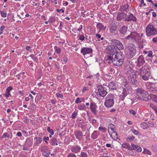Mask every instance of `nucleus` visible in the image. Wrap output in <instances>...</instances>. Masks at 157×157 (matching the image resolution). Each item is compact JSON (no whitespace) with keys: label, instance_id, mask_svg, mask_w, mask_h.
<instances>
[{"label":"nucleus","instance_id":"nucleus-58","mask_svg":"<svg viewBox=\"0 0 157 157\" xmlns=\"http://www.w3.org/2000/svg\"><path fill=\"white\" fill-rule=\"evenodd\" d=\"M81 102V101L80 100V98H77L75 100V102L77 104Z\"/></svg>","mask_w":157,"mask_h":157},{"label":"nucleus","instance_id":"nucleus-9","mask_svg":"<svg viewBox=\"0 0 157 157\" xmlns=\"http://www.w3.org/2000/svg\"><path fill=\"white\" fill-rule=\"evenodd\" d=\"M98 90H97V94L102 97H104L106 95L107 92L105 90L103 87L100 85H98L97 86Z\"/></svg>","mask_w":157,"mask_h":157},{"label":"nucleus","instance_id":"nucleus-59","mask_svg":"<svg viewBox=\"0 0 157 157\" xmlns=\"http://www.w3.org/2000/svg\"><path fill=\"white\" fill-rule=\"evenodd\" d=\"M23 133H24V135L26 136H27L28 134L27 132L25 130H23L22 131Z\"/></svg>","mask_w":157,"mask_h":157},{"label":"nucleus","instance_id":"nucleus-36","mask_svg":"<svg viewBox=\"0 0 157 157\" xmlns=\"http://www.w3.org/2000/svg\"><path fill=\"white\" fill-rule=\"evenodd\" d=\"M89 121L90 123H91L93 126H94L97 122V120L95 119L90 118Z\"/></svg>","mask_w":157,"mask_h":157},{"label":"nucleus","instance_id":"nucleus-56","mask_svg":"<svg viewBox=\"0 0 157 157\" xmlns=\"http://www.w3.org/2000/svg\"><path fill=\"white\" fill-rule=\"evenodd\" d=\"M67 157H77L76 155L73 153L69 154Z\"/></svg>","mask_w":157,"mask_h":157},{"label":"nucleus","instance_id":"nucleus-48","mask_svg":"<svg viewBox=\"0 0 157 157\" xmlns=\"http://www.w3.org/2000/svg\"><path fill=\"white\" fill-rule=\"evenodd\" d=\"M87 154L85 152H81L80 154V156L81 157H87Z\"/></svg>","mask_w":157,"mask_h":157},{"label":"nucleus","instance_id":"nucleus-7","mask_svg":"<svg viewBox=\"0 0 157 157\" xmlns=\"http://www.w3.org/2000/svg\"><path fill=\"white\" fill-rule=\"evenodd\" d=\"M111 45L115 46L119 50H123L124 47L123 44L118 40L115 39H112L109 40Z\"/></svg>","mask_w":157,"mask_h":157},{"label":"nucleus","instance_id":"nucleus-63","mask_svg":"<svg viewBox=\"0 0 157 157\" xmlns=\"http://www.w3.org/2000/svg\"><path fill=\"white\" fill-rule=\"evenodd\" d=\"M5 28V27L4 25H2L0 27V31H3Z\"/></svg>","mask_w":157,"mask_h":157},{"label":"nucleus","instance_id":"nucleus-54","mask_svg":"<svg viewBox=\"0 0 157 157\" xmlns=\"http://www.w3.org/2000/svg\"><path fill=\"white\" fill-rule=\"evenodd\" d=\"M78 36L79 40H80L81 41H83L84 40L85 37L83 35H79Z\"/></svg>","mask_w":157,"mask_h":157},{"label":"nucleus","instance_id":"nucleus-62","mask_svg":"<svg viewBox=\"0 0 157 157\" xmlns=\"http://www.w3.org/2000/svg\"><path fill=\"white\" fill-rule=\"evenodd\" d=\"M56 11L57 12H62L63 13H64V10L62 9H61L60 10H59V9H57L56 10Z\"/></svg>","mask_w":157,"mask_h":157},{"label":"nucleus","instance_id":"nucleus-35","mask_svg":"<svg viewBox=\"0 0 157 157\" xmlns=\"http://www.w3.org/2000/svg\"><path fill=\"white\" fill-rule=\"evenodd\" d=\"M141 127L144 129L148 128V124L145 122L142 123L141 124Z\"/></svg>","mask_w":157,"mask_h":157},{"label":"nucleus","instance_id":"nucleus-23","mask_svg":"<svg viewBox=\"0 0 157 157\" xmlns=\"http://www.w3.org/2000/svg\"><path fill=\"white\" fill-rule=\"evenodd\" d=\"M129 5L128 4H124V5L120 6V9L121 11H123L128 12L129 11Z\"/></svg>","mask_w":157,"mask_h":157},{"label":"nucleus","instance_id":"nucleus-26","mask_svg":"<svg viewBox=\"0 0 157 157\" xmlns=\"http://www.w3.org/2000/svg\"><path fill=\"white\" fill-rule=\"evenodd\" d=\"M32 142L30 139L29 138H27L26 139V141L25 143V145L27 147H30L32 145Z\"/></svg>","mask_w":157,"mask_h":157},{"label":"nucleus","instance_id":"nucleus-10","mask_svg":"<svg viewBox=\"0 0 157 157\" xmlns=\"http://www.w3.org/2000/svg\"><path fill=\"white\" fill-rule=\"evenodd\" d=\"M106 50L108 51L109 54V56L115 55L118 53L117 52V49L115 46L110 45L108 46L106 48Z\"/></svg>","mask_w":157,"mask_h":157},{"label":"nucleus","instance_id":"nucleus-8","mask_svg":"<svg viewBox=\"0 0 157 157\" xmlns=\"http://www.w3.org/2000/svg\"><path fill=\"white\" fill-rule=\"evenodd\" d=\"M128 52L126 54L127 57L129 59L132 58L136 54V50L133 47L130 45L128 46Z\"/></svg>","mask_w":157,"mask_h":157},{"label":"nucleus","instance_id":"nucleus-52","mask_svg":"<svg viewBox=\"0 0 157 157\" xmlns=\"http://www.w3.org/2000/svg\"><path fill=\"white\" fill-rule=\"evenodd\" d=\"M56 96L58 98H60L62 99L63 98V96L62 94H60L59 93H57L56 94Z\"/></svg>","mask_w":157,"mask_h":157},{"label":"nucleus","instance_id":"nucleus-13","mask_svg":"<svg viewBox=\"0 0 157 157\" xmlns=\"http://www.w3.org/2000/svg\"><path fill=\"white\" fill-rule=\"evenodd\" d=\"M109 29L110 33H115L117 30V26L114 23L112 22L109 26Z\"/></svg>","mask_w":157,"mask_h":157},{"label":"nucleus","instance_id":"nucleus-61","mask_svg":"<svg viewBox=\"0 0 157 157\" xmlns=\"http://www.w3.org/2000/svg\"><path fill=\"white\" fill-rule=\"evenodd\" d=\"M12 89V88L11 86H9L8 87L7 89H6V91H7V92L9 93L10 91Z\"/></svg>","mask_w":157,"mask_h":157},{"label":"nucleus","instance_id":"nucleus-24","mask_svg":"<svg viewBox=\"0 0 157 157\" xmlns=\"http://www.w3.org/2000/svg\"><path fill=\"white\" fill-rule=\"evenodd\" d=\"M136 78V76H135L134 77H132V78H130L128 79V81L131 84L133 85H136L138 84V81Z\"/></svg>","mask_w":157,"mask_h":157},{"label":"nucleus","instance_id":"nucleus-46","mask_svg":"<svg viewBox=\"0 0 157 157\" xmlns=\"http://www.w3.org/2000/svg\"><path fill=\"white\" fill-rule=\"evenodd\" d=\"M1 16L3 17H5L6 16V13L3 11H0Z\"/></svg>","mask_w":157,"mask_h":157},{"label":"nucleus","instance_id":"nucleus-3","mask_svg":"<svg viewBox=\"0 0 157 157\" xmlns=\"http://www.w3.org/2000/svg\"><path fill=\"white\" fill-rule=\"evenodd\" d=\"M140 35L137 33L133 31L131 32L130 34L125 37L124 39L126 41H128L130 44L136 43L139 40Z\"/></svg>","mask_w":157,"mask_h":157},{"label":"nucleus","instance_id":"nucleus-27","mask_svg":"<svg viewBox=\"0 0 157 157\" xmlns=\"http://www.w3.org/2000/svg\"><path fill=\"white\" fill-rule=\"evenodd\" d=\"M148 90L150 92H153L156 90V87L154 84H152L148 88Z\"/></svg>","mask_w":157,"mask_h":157},{"label":"nucleus","instance_id":"nucleus-2","mask_svg":"<svg viewBox=\"0 0 157 157\" xmlns=\"http://www.w3.org/2000/svg\"><path fill=\"white\" fill-rule=\"evenodd\" d=\"M110 60L114 65L117 66H121L123 63L124 59L121 55L117 53L115 55L108 56V60Z\"/></svg>","mask_w":157,"mask_h":157},{"label":"nucleus","instance_id":"nucleus-57","mask_svg":"<svg viewBox=\"0 0 157 157\" xmlns=\"http://www.w3.org/2000/svg\"><path fill=\"white\" fill-rule=\"evenodd\" d=\"M148 128L149 127H152L154 126V124L153 123L151 122V123L148 122Z\"/></svg>","mask_w":157,"mask_h":157},{"label":"nucleus","instance_id":"nucleus-21","mask_svg":"<svg viewBox=\"0 0 157 157\" xmlns=\"http://www.w3.org/2000/svg\"><path fill=\"white\" fill-rule=\"evenodd\" d=\"M97 106L94 102H93L90 103V108L91 111L94 114H96L97 112Z\"/></svg>","mask_w":157,"mask_h":157},{"label":"nucleus","instance_id":"nucleus-1","mask_svg":"<svg viewBox=\"0 0 157 157\" xmlns=\"http://www.w3.org/2000/svg\"><path fill=\"white\" fill-rule=\"evenodd\" d=\"M121 84L122 90L121 94L119 96V98L120 100L124 101L128 94L132 92V89L127 80L124 78L121 80Z\"/></svg>","mask_w":157,"mask_h":157},{"label":"nucleus","instance_id":"nucleus-34","mask_svg":"<svg viewBox=\"0 0 157 157\" xmlns=\"http://www.w3.org/2000/svg\"><path fill=\"white\" fill-rule=\"evenodd\" d=\"M86 107L85 104H82L78 106V109L79 110H84L86 109Z\"/></svg>","mask_w":157,"mask_h":157},{"label":"nucleus","instance_id":"nucleus-25","mask_svg":"<svg viewBox=\"0 0 157 157\" xmlns=\"http://www.w3.org/2000/svg\"><path fill=\"white\" fill-rule=\"evenodd\" d=\"M131 146L132 149L131 150H134L139 152H140L141 151V148L140 146L136 145L133 143H131Z\"/></svg>","mask_w":157,"mask_h":157},{"label":"nucleus","instance_id":"nucleus-6","mask_svg":"<svg viewBox=\"0 0 157 157\" xmlns=\"http://www.w3.org/2000/svg\"><path fill=\"white\" fill-rule=\"evenodd\" d=\"M135 94L136 97L138 99L146 100V98L143 97L144 95L146 94V91L140 88H138L136 90Z\"/></svg>","mask_w":157,"mask_h":157},{"label":"nucleus","instance_id":"nucleus-55","mask_svg":"<svg viewBox=\"0 0 157 157\" xmlns=\"http://www.w3.org/2000/svg\"><path fill=\"white\" fill-rule=\"evenodd\" d=\"M9 135L7 132L4 133L2 135V137L4 138L8 137Z\"/></svg>","mask_w":157,"mask_h":157},{"label":"nucleus","instance_id":"nucleus-64","mask_svg":"<svg viewBox=\"0 0 157 157\" xmlns=\"http://www.w3.org/2000/svg\"><path fill=\"white\" fill-rule=\"evenodd\" d=\"M152 40L154 42H157V37L153 38Z\"/></svg>","mask_w":157,"mask_h":157},{"label":"nucleus","instance_id":"nucleus-22","mask_svg":"<svg viewBox=\"0 0 157 157\" xmlns=\"http://www.w3.org/2000/svg\"><path fill=\"white\" fill-rule=\"evenodd\" d=\"M108 87L109 89L112 90L116 89L117 88V86L116 82L112 81H111L109 83Z\"/></svg>","mask_w":157,"mask_h":157},{"label":"nucleus","instance_id":"nucleus-30","mask_svg":"<svg viewBox=\"0 0 157 157\" xmlns=\"http://www.w3.org/2000/svg\"><path fill=\"white\" fill-rule=\"evenodd\" d=\"M144 98H146V100H143L144 101H148L149 100H150L151 99V94L150 95H149L148 93V92L147 91H146V94H144V95L143 96Z\"/></svg>","mask_w":157,"mask_h":157},{"label":"nucleus","instance_id":"nucleus-29","mask_svg":"<svg viewBox=\"0 0 157 157\" xmlns=\"http://www.w3.org/2000/svg\"><path fill=\"white\" fill-rule=\"evenodd\" d=\"M99 134V133L97 132V131H94L91 135V138L94 140L97 138Z\"/></svg>","mask_w":157,"mask_h":157},{"label":"nucleus","instance_id":"nucleus-40","mask_svg":"<svg viewBox=\"0 0 157 157\" xmlns=\"http://www.w3.org/2000/svg\"><path fill=\"white\" fill-rule=\"evenodd\" d=\"M55 50V52L57 54H59L61 52V50L60 48L57 47L56 46H55L54 48Z\"/></svg>","mask_w":157,"mask_h":157},{"label":"nucleus","instance_id":"nucleus-12","mask_svg":"<svg viewBox=\"0 0 157 157\" xmlns=\"http://www.w3.org/2000/svg\"><path fill=\"white\" fill-rule=\"evenodd\" d=\"M136 73L134 71V70L132 69H130V70H128L126 73V76L129 79L132 77H134L136 76Z\"/></svg>","mask_w":157,"mask_h":157},{"label":"nucleus","instance_id":"nucleus-45","mask_svg":"<svg viewBox=\"0 0 157 157\" xmlns=\"http://www.w3.org/2000/svg\"><path fill=\"white\" fill-rule=\"evenodd\" d=\"M77 112L74 111L72 114L71 117L72 119H75L77 115Z\"/></svg>","mask_w":157,"mask_h":157},{"label":"nucleus","instance_id":"nucleus-20","mask_svg":"<svg viewBox=\"0 0 157 157\" xmlns=\"http://www.w3.org/2000/svg\"><path fill=\"white\" fill-rule=\"evenodd\" d=\"M128 27L127 26L123 25L120 27L119 29L120 33L122 35L125 36L127 31Z\"/></svg>","mask_w":157,"mask_h":157},{"label":"nucleus","instance_id":"nucleus-18","mask_svg":"<svg viewBox=\"0 0 157 157\" xmlns=\"http://www.w3.org/2000/svg\"><path fill=\"white\" fill-rule=\"evenodd\" d=\"M81 149V148L80 147L77 145L73 146L70 148L71 152L75 153L80 152Z\"/></svg>","mask_w":157,"mask_h":157},{"label":"nucleus","instance_id":"nucleus-42","mask_svg":"<svg viewBox=\"0 0 157 157\" xmlns=\"http://www.w3.org/2000/svg\"><path fill=\"white\" fill-rule=\"evenodd\" d=\"M44 156H45L46 157H50L49 156L50 153L48 151H44L42 153Z\"/></svg>","mask_w":157,"mask_h":157},{"label":"nucleus","instance_id":"nucleus-28","mask_svg":"<svg viewBox=\"0 0 157 157\" xmlns=\"http://www.w3.org/2000/svg\"><path fill=\"white\" fill-rule=\"evenodd\" d=\"M122 147L124 148L127 149L129 150L132 149V147H131L130 144L127 143H124L122 145Z\"/></svg>","mask_w":157,"mask_h":157},{"label":"nucleus","instance_id":"nucleus-43","mask_svg":"<svg viewBox=\"0 0 157 157\" xmlns=\"http://www.w3.org/2000/svg\"><path fill=\"white\" fill-rule=\"evenodd\" d=\"M47 131L49 132L51 134L53 135L54 134L53 130L52 129H50L49 127H48L47 128Z\"/></svg>","mask_w":157,"mask_h":157},{"label":"nucleus","instance_id":"nucleus-53","mask_svg":"<svg viewBox=\"0 0 157 157\" xmlns=\"http://www.w3.org/2000/svg\"><path fill=\"white\" fill-rule=\"evenodd\" d=\"M55 21V18L54 17H52L49 18V22L53 23Z\"/></svg>","mask_w":157,"mask_h":157},{"label":"nucleus","instance_id":"nucleus-38","mask_svg":"<svg viewBox=\"0 0 157 157\" xmlns=\"http://www.w3.org/2000/svg\"><path fill=\"white\" fill-rule=\"evenodd\" d=\"M135 138V137L133 136H132L127 137L126 139L128 142H131Z\"/></svg>","mask_w":157,"mask_h":157},{"label":"nucleus","instance_id":"nucleus-51","mask_svg":"<svg viewBox=\"0 0 157 157\" xmlns=\"http://www.w3.org/2000/svg\"><path fill=\"white\" fill-rule=\"evenodd\" d=\"M132 132L135 135H137L139 133V132L135 129H133L132 130Z\"/></svg>","mask_w":157,"mask_h":157},{"label":"nucleus","instance_id":"nucleus-11","mask_svg":"<svg viewBox=\"0 0 157 157\" xmlns=\"http://www.w3.org/2000/svg\"><path fill=\"white\" fill-rule=\"evenodd\" d=\"M138 74H140L141 76L142 74H150V70L146 66H143L139 70Z\"/></svg>","mask_w":157,"mask_h":157},{"label":"nucleus","instance_id":"nucleus-15","mask_svg":"<svg viewBox=\"0 0 157 157\" xmlns=\"http://www.w3.org/2000/svg\"><path fill=\"white\" fill-rule=\"evenodd\" d=\"M93 52L92 48L87 47H84L82 48L81 50V53L83 55L91 53Z\"/></svg>","mask_w":157,"mask_h":157},{"label":"nucleus","instance_id":"nucleus-37","mask_svg":"<svg viewBox=\"0 0 157 157\" xmlns=\"http://www.w3.org/2000/svg\"><path fill=\"white\" fill-rule=\"evenodd\" d=\"M149 106L157 113V108L156 106L152 104H150Z\"/></svg>","mask_w":157,"mask_h":157},{"label":"nucleus","instance_id":"nucleus-19","mask_svg":"<svg viewBox=\"0 0 157 157\" xmlns=\"http://www.w3.org/2000/svg\"><path fill=\"white\" fill-rule=\"evenodd\" d=\"M126 16L127 14L124 12L118 13L117 17V21H121L122 19H124Z\"/></svg>","mask_w":157,"mask_h":157},{"label":"nucleus","instance_id":"nucleus-14","mask_svg":"<svg viewBox=\"0 0 157 157\" xmlns=\"http://www.w3.org/2000/svg\"><path fill=\"white\" fill-rule=\"evenodd\" d=\"M124 20L125 21L128 22L132 21L135 22H136L137 21L136 18L131 13H130L129 15H128L124 19Z\"/></svg>","mask_w":157,"mask_h":157},{"label":"nucleus","instance_id":"nucleus-31","mask_svg":"<svg viewBox=\"0 0 157 157\" xmlns=\"http://www.w3.org/2000/svg\"><path fill=\"white\" fill-rule=\"evenodd\" d=\"M51 141L52 145L54 146L55 145H58V141L56 138L54 137L52 138Z\"/></svg>","mask_w":157,"mask_h":157},{"label":"nucleus","instance_id":"nucleus-32","mask_svg":"<svg viewBox=\"0 0 157 157\" xmlns=\"http://www.w3.org/2000/svg\"><path fill=\"white\" fill-rule=\"evenodd\" d=\"M151 98L153 101L157 103V95L151 94Z\"/></svg>","mask_w":157,"mask_h":157},{"label":"nucleus","instance_id":"nucleus-50","mask_svg":"<svg viewBox=\"0 0 157 157\" xmlns=\"http://www.w3.org/2000/svg\"><path fill=\"white\" fill-rule=\"evenodd\" d=\"M144 153L149 155L151 154V152L149 150L145 148L144 149Z\"/></svg>","mask_w":157,"mask_h":157},{"label":"nucleus","instance_id":"nucleus-49","mask_svg":"<svg viewBox=\"0 0 157 157\" xmlns=\"http://www.w3.org/2000/svg\"><path fill=\"white\" fill-rule=\"evenodd\" d=\"M147 55V56L148 57H152V54H153V52H152L150 50L148 52V53Z\"/></svg>","mask_w":157,"mask_h":157},{"label":"nucleus","instance_id":"nucleus-41","mask_svg":"<svg viewBox=\"0 0 157 157\" xmlns=\"http://www.w3.org/2000/svg\"><path fill=\"white\" fill-rule=\"evenodd\" d=\"M96 27L98 29H102L104 28L103 25L101 24L99 22L97 24Z\"/></svg>","mask_w":157,"mask_h":157},{"label":"nucleus","instance_id":"nucleus-4","mask_svg":"<svg viewBox=\"0 0 157 157\" xmlns=\"http://www.w3.org/2000/svg\"><path fill=\"white\" fill-rule=\"evenodd\" d=\"M106 100L104 102V105L107 108H110L114 105V96L113 94H109L107 96Z\"/></svg>","mask_w":157,"mask_h":157},{"label":"nucleus","instance_id":"nucleus-33","mask_svg":"<svg viewBox=\"0 0 157 157\" xmlns=\"http://www.w3.org/2000/svg\"><path fill=\"white\" fill-rule=\"evenodd\" d=\"M150 74H142L141 77H142V79L145 80L148 79V77L150 76Z\"/></svg>","mask_w":157,"mask_h":157},{"label":"nucleus","instance_id":"nucleus-44","mask_svg":"<svg viewBox=\"0 0 157 157\" xmlns=\"http://www.w3.org/2000/svg\"><path fill=\"white\" fill-rule=\"evenodd\" d=\"M98 130H99L102 131L104 132H105L106 131V128L105 127H103L102 126H100L98 128Z\"/></svg>","mask_w":157,"mask_h":157},{"label":"nucleus","instance_id":"nucleus-17","mask_svg":"<svg viewBox=\"0 0 157 157\" xmlns=\"http://www.w3.org/2000/svg\"><path fill=\"white\" fill-rule=\"evenodd\" d=\"M75 136L78 140L80 141L82 140L83 136L82 132L80 131H76L74 132ZM85 136V135H84Z\"/></svg>","mask_w":157,"mask_h":157},{"label":"nucleus","instance_id":"nucleus-39","mask_svg":"<svg viewBox=\"0 0 157 157\" xmlns=\"http://www.w3.org/2000/svg\"><path fill=\"white\" fill-rule=\"evenodd\" d=\"M35 138L37 139L36 141V145L38 146L41 142V138L38 137H35Z\"/></svg>","mask_w":157,"mask_h":157},{"label":"nucleus","instance_id":"nucleus-5","mask_svg":"<svg viewBox=\"0 0 157 157\" xmlns=\"http://www.w3.org/2000/svg\"><path fill=\"white\" fill-rule=\"evenodd\" d=\"M146 35L148 36H154L157 34V29L152 25L149 24L146 28Z\"/></svg>","mask_w":157,"mask_h":157},{"label":"nucleus","instance_id":"nucleus-16","mask_svg":"<svg viewBox=\"0 0 157 157\" xmlns=\"http://www.w3.org/2000/svg\"><path fill=\"white\" fill-rule=\"evenodd\" d=\"M136 62H137V66L138 67L143 65L145 63V61L143 56H139L137 59V61Z\"/></svg>","mask_w":157,"mask_h":157},{"label":"nucleus","instance_id":"nucleus-60","mask_svg":"<svg viewBox=\"0 0 157 157\" xmlns=\"http://www.w3.org/2000/svg\"><path fill=\"white\" fill-rule=\"evenodd\" d=\"M34 61L36 63H37L38 61V59L35 56L33 59Z\"/></svg>","mask_w":157,"mask_h":157},{"label":"nucleus","instance_id":"nucleus-47","mask_svg":"<svg viewBox=\"0 0 157 157\" xmlns=\"http://www.w3.org/2000/svg\"><path fill=\"white\" fill-rule=\"evenodd\" d=\"M129 113L131 114H132L133 115H135L136 114V112L134 110L132 109H130L129 111Z\"/></svg>","mask_w":157,"mask_h":157}]
</instances>
